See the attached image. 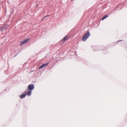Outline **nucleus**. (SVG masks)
Here are the masks:
<instances>
[{
	"label": "nucleus",
	"instance_id": "f257e3e1",
	"mask_svg": "<svg viewBox=\"0 0 127 127\" xmlns=\"http://www.w3.org/2000/svg\"><path fill=\"white\" fill-rule=\"evenodd\" d=\"M90 35V34L89 32H87L82 37V40L83 41H85Z\"/></svg>",
	"mask_w": 127,
	"mask_h": 127
},
{
	"label": "nucleus",
	"instance_id": "f03ea898",
	"mask_svg": "<svg viewBox=\"0 0 127 127\" xmlns=\"http://www.w3.org/2000/svg\"><path fill=\"white\" fill-rule=\"evenodd\" d=\"M29 40L30 39H25L23 41H20V46H22L23 45L25 44V43H27Z\"/></svg>",
	"mask_w": 127,
	"mask_h": 127
},
{
	"label": "nucleus",
	"instance_id": "7ed1b4c3",
	"mask_svg": "<svg viewBox=\"0 0 127 127\" xmlns=\"http://www.w3.org/2000/svg\"><path fill=\"white\" fill-rule=\"evenodd\" d=\"M28 89L29 90L31 91L33 90L34 88L33 84H30L28 86Z\"/></svg>",
	"mask_w": 127,
	"mask_h": 127
},
{
	"label": "nucleus",
	"instance_id": "20e7f679",
	"mask_svg": "<svg viewBox=\"0 0 127 127\" xmlns=\"http://www.w3.org/2000/svg\"><path fill=\"white\" fill-rule=\"evenodd\" d=\"M6 29V28L4 26H1L0 29V31L3 32L5 31Z\"/></svg>",
	"mask_w": 127,
	"mask_h": 127
},
{
	"label": "nucleus",
	"instance_id": "39448f33",
	"mask_svg": "<svg viewBox=\"0 0 127 127\" xmlns=\"http://www.w3.org/2000/svg\"><path fill=\"white\" fill-rule=\"evenodd\" d=\"M49 64V63H47L45 64H43L39 67V69H40L43 67H46Z\"/></svg>",
	"mask_w": 127,
	"mask_h": 127
},
{
	"label": "nucleus",
	"instance_id": "423d86ee",
	"mask_svg": "<svg viewBox=\"0 0 127 127\" xmlns=\"http://www.w3.org/2000/svg\"><path fill=\"white\" fill-rule=\"evenodd\" d=\"M26 95L27 94H26L25 93L22 94L20 95V97L21 98H23L25 97Z\"/></svg>",
	"mask_w": 127,
	"mask_h": 127
},
{
	"label": "nucleus",
	"instance_id": "0eeeda50",
	"mask_svg": "<svg viewBox=\"0 0 127 127\" xmlns=\"http://www.w3.org/2000/svg\"><path fill=\"white\" fill-rule=\"evenodd\" d=\"M108 17V15H105L104 16H103V17L101 18V20H104L105 19H106Z\"/></svg>",
	"mask_w": 127,
	"mask_h": 127
},
{
	"label": "nucleus",
	"instance_id": "6e6552de",
	"mask_svg": "<svg viewBox=\"0 0 127 127\" xmlns=\"http://www.w3.org/2000/svg\"><path fill=\"white\" fill-rule=\"evenodd\" d=\"M68 38V36H66L63 39V40H64V41H66L67 40Z\"/></svg>",
	"mask_w": 127,
	"mask_h": 127
},
{
	"label": "nucleus",
	"instance_id": "1a4fd4ad",
	"mask_svg": "<svg viewBox=\"0 0 127 127\" xmlns=\"http://www.w3.org/2000/svg\"><path fill=\"white\" fill-rule=\"evenodd\" d=\"M32 91H29L28 92L27 94H27V95H31V94Z\"/></svg>",
	"mask_w": 127,
	"mask_h": 127
},
{
	"label": "nucleus",
	"instance_id": "9d476101",
	"mask_svg": "<svg viewBox=\"0 0 127 127\" xmlns=\"http://www.w3.org/2000/svg\"><path fill=\"white\" fill-rule=\"evenodd\" d=\"M50 16V15H48L47 16H45L42 20H41V21H42L44 19V18H46V17H48V16Z\"/></svg>",
	"mask_w": 127,
	"mask_h": 127
},
{
	"label": "nucleus",
	"instance_id": "9b49d317",
	"mask_svg": "<svg viewBox=\"0 0 127 127\" xmlns=\"http://www.w3.org/2000/svg\"><path fill=\"white\" fill-rule=\"evenodd\" d=\"M121 41V40H120V41H118V42H119V41Z\"/></svg>",
	"mask_w": 127,
	"mask_h": 127
}]
</instances>
